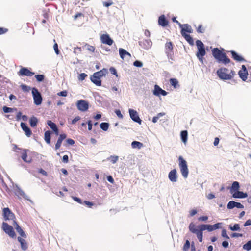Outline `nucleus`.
<instances>
[{"label":"nucleus","instance_id":"f257e3e1","mask_svg":"<svg viewBox=\"0 0 251 251\" xmlns=\"http://www.w3.org/2000/svg\"><path fill=\"white\" fill-rule=\"evenodd\" d=\"M217 75L222 80H231L236 75L235 72L233 70H229L225 67H221L217 70Z\"/></svg>","mask_w":251,"mask_h":251},{"label":"nucleus","instance_id":"f03ea898","mask_svg":"<svg viewBox=\"0 0 251 251\" xmlns=\"http://www.w3.org/2000/svg\"><path fill=\"white\" fill-rule=\"evenodd\" d=\"M212 53L214 57L219 63L227 64L230 63V60L226 53L223 52L218 48H215L212 50Z\"/></svg>","mask_w":251,"mask_h":251},{"label":"nucleus","instance_id":"7ed1b4c3","mask_svg":"<svg viewBox=\"0 0 251 251\" xmlns=\"http://www.w3.org/2000/svg\"><path fill=\"white\" fill-rule=\"evenodd\" d=\"M202 224L199 226H196L193 222L191 223L189 225V231L195 234L200 242H202L203 240V231L204 229H203Z\"/></svg>","mask_w":251,"mask_h":251},{"label":"nucleus","instance_id":"20e7f679","mask_svg":"<svg viewBox=\"0 0 251 251\" xmlns=\"http://www.w3.org/2000/svg\"><path fill=\"white\" fill-rule=\"evenodd\" d=\"M196 45L198 48V51L196 53V56L199 61L203 63V56L206 54L204 44L201 40H198L196 41Z\"/></svg>","mask_w":251,"mask_h":251},{"label":"nucleus","instance_id":"39448f33","mask_svg":"<svg viewBox=\"0 0 251 251\" xmlns=\"http://www.w3.org/2000/svg\"><path fill=\"white\" fill-rule=\"evenodd\" d=\"M179 167L180 168V172L183 177L187 178L189 174V170L187 162L183 159L182 156H180L178 158Z\"/></svg>","mask_w":251,"mask_h":251},{"label":"nucleus","instance_id":"423d86ee","mask_svg":"<svg viewBox=\"0 0 251 251\" xmlns=\"http://www.w3.org/2000/svg\"><path fill=\"white\" fill-rule=\"evenodd\" d=\"M32 94L35 104L37 105H40L42 102V98L38 89L36 88H33L32 89Z\"/></svg>","mask_w":251,"mask_h":251},{"label":"nucleus","instance_id":"0eeeda50","mask_svg":"<svg viewBox=\"0 0 251 251\" xmlns=\"http://www.w3.org/2000/svg\"><path fill=\"white\" fill-rule=\"evenodd\" d=\"M2 229L10 237L14 238L16 237V234L13 227L7 223L3 222L2 224Z\"/></svg>","mask_w":251,"mask_h":251},{"label":"nucleus","instance_id":"6e6552de","mask_svg":"<svg viewBox=\"0 0 251 251\" xmlns=\"http://www.w3.org/2000/svg\"><path fill=\"white\" fill-rule=\"evenodd\" d=\"M76 106L79 110L85 112L89 108V103L85 100H80L77 101Z\"/></svg>","mask_w":251,"mask_h":251},{"label":"nucleus","instance_id":"1a4fd4ad","mask_svg":"<svg viewBox=\"0 0 251 251\" xmlns=\"http://www.w3.org/2000/svg\"><path fill=\"white\" fill-rule=\"evenodd\" d=\"M3 216L5 220H15L14 214L10 210L9 208H4L3 210Z\"/></svg>","mask_w":251,"mask_h":251},{"label":"nucleus","instance_id":"9d476101","mask_svg":"<svg viewBox=\"0 0 251 251\" xmlns=\"http://www.w3.org/2000/svg\"><path fill=\"white\" fill-rule=\"evenodd\" d=\"M129 113L130 117L133 121L139 123V124H141L142 120L139 118L138 113L136 110L132 109H129Z\"/></svg>","mask_w":251,"mask_h":251},{"label":"nucleus","instance_id":"9b49d317","mask_svg":"<svg viewBox=\"0 0 251 251\" xmlns=\"http://www.w3.org/2000/svg\"><path fill=\"white\" fill-rule=\"evenodd\" d=\"M18 75L20 76H32L34 75V73L31 72L27 68L22 67L19 70Z\"/></svg>","mask_w":251,"mask_h":251},{"label":"nucleus","instance_id":"f8f14e48","mask_svg":"<svg viewBox=\"0 0 251 251\" xmlns=\"http://www.w3.org/2000/svg\"><path fill=\"white\" fill-rule=\"evenodd\" d=\"M238 75L242 80L246 81L247 79L248 73L247 68L244 65L242 66L241 69L238 72Z\"/></svg>","mask_w":251,"mask_h":251},{"label":"nucleus","instance_id":"ddd939ff","mask_svg":"<svg viewBox=\"0 0 251 251\" xmlns=\"http://www.w3.org/2000/svg\"><path fill=\"white\" fill-rule=\"evenodd\" d=\"M165 53L168 57L172 56L173 54V45L171 42H167L165 45Z\"/></svg>","mask_w":251,"mask_h":251},{"label":"nucleus","instance_id":"4468645a","mask_svg":"<svg viewBox=\"0 0 251 251\" xmlns=\"http://www.w3.org/2000/svg\"><path fill=\"white\" fill-rule=\"evenodd\" d=\"M100 40L102 43L111 46L113 43V40L107 34H102L100 36Z\"/></svg>","mask_w":251,"mask_h":251},{"label":"nucleus","instance_id":"2eb2a0df","mask_svg":"<svg viewBox=\"0 0 251 251\" xmlns=\"http://www.w3.org/2000/svg\"><path fill=\"white\" fill-rule=\"evenodd\" d=\"M153 94L157 96H160V95L166 96L167 94V92L161 89L158 85H155Z\"/></svg>","mask_w":251,"mask_h":251},{"label":"nucleus","instance_id":"dca6fc26","mask_svg":"<svg viewBox=\"0 0 251 251\" xmlns=\"http://www.w3.org/2000/svg\"><path fill=\"white\" fill-rule=\"evenodd\" d=\"M221 223H217L213 225L202 224L203 229L207 230L208 231H212L220 228Z\"/></svg>","mask_w":251,"mask_h":251},{"label":"nucleus","instance_id":"f3484780","mask_svg":"<svg viewBox=\"0 0 251 251\" xmlns=\"http://www.w3.org/2000/svg\"><path fill=\"white\" fill-rule=\"evenodd\" d=\"M168 177H169V180L173 182H175L177 181V173H176V170L175 169L171 170L169 173Z\"/></svg>","mask_w":251,"mask_h":251},{"label":"nucleus","instance_id":"a211bd4d","mask_svg":"<svg viewBox=\"0 0 251 251\" xmlns=\"http://www.w3.org/2000/svg\"><path fill=\"white\" fill-rule=\"evenodd\" d=\"M90 79L91 81L97 86H100L101 85V78L96 74L94 73L93 75L91 76Z\"/></svg>","mask_w":251,"mask_h":251},{"label":"nucleus","instance_id":"6ab92c4d","mask_svg":"<svg viewBox=\"0 0 251 251\" xmlns=\"http://www.w3.org/2000/svg\"><path fill=\"white\" fill-rule=\"evenodd\" d=\"M181 35H184L185 34H187L186 32L189 33H191L192 32V29L191 26L188 24H184L182 25V27H181Z\"/></svg>","mask_w":251,"mask_h":251},{"label":"nucleus","instance_id":"aec40b11","mask_svg":"<svg viewBox=\"0 0 251 251\" xmlns=\"http://www.w3.org/2000/svg\"><path fill=\"white\" fill-rule=\"evenodd\" d=\"M21 127L27 137L31 136L32 134V131L26 124L22 122L21 123Z\"/></svg>","mask_w":251,"mask_h":251},{"label":"nucleus","instance_id":"412c9836","mask_svg":"<svg viewBox=\"0 0 251 251\" xmlns=\"http://www.w3.org/2000/svg\"><path fill=\"white\" fill-rule=\"evenodd\" d=\"M232 58L237 62H243L245 61V59L241 56L238 54L235 51L233 50H231L230 51Z\"/></svg>","mask_w":251,"mask_h":251},{"label":"nucleus","instance_id":"4be33fe9","mask_svg":"<svg viewBox=\"0 0 251 251\" xmlns=\"http://www.w3.org/2000/svg\"><path fill=\"white\" fill-rule=\"evenodd\" d=\"M168 21L166 19L164 15H161L158 18V24L163 27L166 26L168 25Z\"/></svg>","mask_w":251,"mask_h":251},{"label":"nucleus","instance_id":"5701e85b","mask_svg":"<svg viewBox=\"0 0 251 251\" xmlns=\"http://www.w3.org/2000/svg\"><path fill=\"white\" fill-rule=\"evenodd\" d=\"M66 137L67 136L65 134H61L59 135V138L55 146V149L56 150L60 148L63 140H64L66 138Z\"/></svg>","mask_w":251,"mask_h":251},{"label":"nucleus","instance_id":"b1692460","mask_svg":"<svg viewBox=\"0 0 251 251\" xmlns=\"http://www.w3.org/2000/svg\"><path fill=\"white\" fill-rule=\"evenodd\" d=\"M247 193L238 190L233 194V197L235 198H245L247 197Z\"/></svg>","mask_w":251,"mask_h":251},{"label":"nucleus","instance_id":"393cba45","mask_svg":"<svg viewBox=\"0 0 251 251\" xmlns=\"http://www.w3.org/2000/svg\"><path fill=\"white\" fill-rule=\"evenodd\" d=\"M27 150L24 149L23 150V151L22 153L21 158L23 160V161L26 163H30L31 162L32 159L31 158H29L27 159Z\"/></svg>","mask_w":251,"mask_h":251},{"label":"nucleus","instance_id":"a878e982","mask_svg":"<svg viewBox=\"0 0 251 251\" xmlns=\"http://www.w3.org/2000/svg\"><path fill=\"white\" fill-rule=\"evenodd\" d=\"M17 239L20 243L22 249L24 251H26L28 248L27 243L26 241L20 237H18Z\"/></svg>","mask_w":251,"mask_h":251},{"label":"nucleus","instance_id":"bb28decb","mask_svg":"<svg viewBox=\"0 0 251 251\" xmlns=\"http://www.w3.org/2000/svg\"><path fill=\"white\" fill-rule=\"evenodd\" d=\"M48 125L55 132L56 135L58 134V128L55 123L52 122L50 120H48L47 121Z\"/></svg>","mask_w":251,"mask_h":251},{"label":"nucleus","instance_id":"cd10ccee","mask_svg":"<svg viewBox=\"0 0 251 251\" xmlns=\"http://www.w3.org/2000/svg\"><path fill=\"white\" fill-rule=\"evenodd\" d=\"M14 194L19 198H24L25 196V193L19 187H17L14 189Z\"/></svg>","mask_w":251,"mask_h":251},{"label":"nucleus","instance_id":"c85d7f7f","mask_svg":"<svg viewBox=\"0 0 251 251\" xmlns=\"http://www.w3.org/2000/svg\"><path fill=\"white\" fill-rule=\"evenodd\" d=\"M119 54L122 59H124L126 55H128L129 57L131 56L130 54L125 50L120 48L119 49Z\"/></svg>","mask_w":251,"mask_h":251},{"label":"nucleus","instance_id":"c756f323","mask_svg":"<svg viewBox=\"0 0 251 251\" xmlns=\"http://www.w3.org/2000/svg\"><path fill=\"white\" fill-rule=\"evenodd\" d=\"M240 185L239 183L237 181H234L233 182L232 184V186L231 187L230 191L231 193L233 192H236L239 189Z\"/></svg>","mask_w":251,"mask_h":251},{"label":"nucleus","instance_id":"7c9ffc66","mask_svg":"<svg viewBox=\"0 0 251 251\" xmlns=\"http://www.w3.org/2000/svg\"><path fill=\"white\" fill-rule=\"evenodd\" d=\"M37 123L38 119L36 117L34 116L31 117L29 120L30 125L32 127H35L37 126Z\"/></svg>","mask_w":251,"mask_h":251},{"label":"nucleus","instance_id":"2f4dec72","mask_svg":"<svg viewBox=\"0 0 251 251\" xmlns=\"http://www.w3.org/2000/svg\"><path fill=\"white\" fill-rule=\"evenodd\" d=\"M182 36L185 38V39L190 45H194V40L192 37L189 34H185L184 35H182Z\"/></svg>","mask_w":251,"mask_h":251},{"label":"nucleus","instance_id":"473e14b6","mask_svg":"<svg viewBox=\"0 0 251 251\" xmlns=\"http://www.w3.org/2000/svg\"><path fill=\"white\" fill-rule=\"evenodd\" d=\"M95 73L96 74V75L101 78L102 76L106 75L108 73V71L106 69L103 68L100 71Z\"/></svg>","mask_w":251,"mask_h":251},{"label":"nucleus","instance_id":"72a5a7b5","mask_svg":"<svg viewBox=\"0 0 251 251\" xmlns=\"http://www.w3.org/2000/svg\"><path fill=\"white\" fill-rule=\"evenodd\" d=\"M44 139L48 144L50 143V131H47L45 132Z\"/></svg>","mask_w":251,"mask_h":251},{"label":"nucleus","instance_id":"f704fd0d","mask_svg":"<svg viewBox=\"0 0 251 251\" xmlns=\"http://www.w3.org/2000/svg\"><path fill=\"white\" fill-rule=\"evenodd\" d=\"M131 146L133 148L141 149L143 146V144L140 142L134 141L132 142Z\"/></svg>","mask_w":251,"mask_h":251},{"label":"nucleus","instance_id":"c9c22d12","mask_svg":"<svg viewBox=\"0 0 251 251\" xmlns=\"http://www.w3.org/2000/svg\"><path fill=\"white\" fill-rule=\"evenodd\" d=\"M188 132L186 130H184L181 132V138L182 141L185 143L187 141Z\"/></svg>","mask_w":251,"mask_h":251},{"label":"nucleus","instance_id":"e433bc0d","mask_svg":"<svg viewBox=\"0 0 251 251\" xmlns=\"http://www.w3.org/2000/svg\"><path fill=\"white\" fill-rule=\"evenodd\" d=\"M171 85L174 87V88H176L178 85V81L176 78H171L170 79Z\"/></svg>","mask_w":251,"mask_h":251},{"label":"nucleus","instance_id":"4c0bfd02","mask_svg":"<svg viewBox=\"0 0 251 251\" xmlns=\"http://www.w3.org/2000/svg\"><path fill=\"white\" fill-rule=\"evenodd\" d=\"M109 124L108 123L103 122L100 124V127L104 131H107L109 128Z\"/></svg>","mask_w":251,"mask_h":251},{"label":"nucleus","instance_id":"58836bf2","mask_svg":"<svg viewBox=\"0 0 251 251\" xmlns=\"http://www.w3.org/2000/svg\"><path fill=\"white\" fill-rule=\"evenodd\" d=\"M243 249L247 251L251 250V240L249 241L247 243L244 244L243 247Z\"/></svg>","mask_w":251,"mask_h":251},{"label":"nucleus","instance_id":"ea45409f","mask_svg":"<svg viewBox=\"0 0 251 251\" xmlns=\"http://www.w3.org/2000/svg\"><path fill=\"white\" fill-rule=\"evenodd\" d=\"M12 225L14 226L17 232H19V231H21V230H22V229L21 228L18 223L15 221V220H13Z\"/></svg>","mask_w":251,"mask_h":251},{"label":"nucleus","instance_id":"a19ab883","mask_svg":"<svg viewBox=\"0 0 251 251\" xmlns=\"http://www.w3.org/2000/svg\"><path fill=\"white\" fill-rule=\"evenodd\" d=\"M12 225L14 226L17 232H19V231H21V230H22V229L21 228L18 223L15 221V220H13Z\"/></svg>","mask_w":251,"mask_h":251},{"label":"nucleus","instance_id":"79ce46f5","mask_svg":"<svg viewBox=\"0 0 251 251\" xmlns=\"http://www.w3.org/2000/svg\"><path fill=\"white\" fill-rule=\"evenodd\" d=\"M190 243L188 240H187L183 246V251H188L190 248Z\"/></svg>","mask_w":251,"mask_h":251},{"label":"nucleus","instance_id":"37998d69","mask_svg":"<svg viewBox=\"0 0 251 251\" xmlns=\"http://www.w3.org/2000/svg\"><path fill=\"white\" fill-rule=\"evenodd\" d=\"M235 202H236L233 201H230L227 204V208L229 209H231L235 207Z\"/></svg>","mask_w":251,"mask_h":251},{"label":"nucleus","instance_id":"c03bdc74","mask_svg":"<svg viewBox=\"0 0 251 251\" xmlns=\"http://www.w3.org/2000/svg\"><path fill=\"white\" fill-rule=\"evenodd\" d=\"M85 47H86L87 48V50L91 52H94L95 51V48L93 46H91L87 43L85 44Z\"/></svg>","mask_w":251,"mask_h":251},{"label":"nucleus","instance_id":"a18cd8bd","mask_svg":"<svg viewBox=\"0 0 251 251\" xmlns=\"http://www.w3.org/2000/svg\"><path fill=\"white\" fill-rule=\"evenodd\" d=\"M229 229L232 231H237L240 229L239 225L238 224H235L233 226H229Z\"/></svg>","mask_w":251,"mask_h":251},{"label":"nucleus","instance_id":"49530a36","mask_svg":"<svg viewBox=\"0 0 251 251\" xmlns=\"http://www.w3.org/2000/svg\"><path fill=\"white\" fill-rule=\"evenodd\" d=\"M81 51H82V50H81V48L80 47H75L74 48L73 52L75 54L78 55L79 54H80L81 53Z\"/></svg>","mask_w":251,"mask_h":251},{"label":"nucleus","instance_id":"de8ad7c7","mask_svg":"<svg viewBox=\"0 0 251 251\" xmlns=\"http://www.w3.org/2000/svg\"><path fill=\"white\" fill-rule=\"evenodd\" d=\"M109 159L110 160L111 162H112L113 164L115 163L118 159V156H110L109 158Z\"/></svg>","mask_w":251,"mask_h":251},{"label":"nucleus","instance_id":"09e8293b","mask_svg":"<svg viewBox=\"0 0 251 251\" xmlns=\"http://www.w3.org/2000/svg\"><path fill=\"white\" fill-rule=\"evenodd\" d=\"M35 77L38 82H41L44 79V75H36Z\"/></svg>","mask_w":251,"mask_h":251},{"label":"nucleus","instance_id":"8fccbe9b","mask_svg":"<svg viewBox=\"0 0 251 251\" xmlns=\"http://www.w3.org/2000/svg\"><path fill=\"white\" fill-rule=\"evenodd\" d=\"M102 4L104 6L108 7L109 6L112 5L113 4V2L111 0H108L103 1Z\"/></svg>","mask_w":251,"mask_h":251},{"label":"nucleus","instance_id":"3c124183","mask_svg":"<svg viewBox=\"0 0 251 251\" xmlns=\"http://www.w3.org/2000/svg\"><path fill=\"white\" fill-rule=\"evenodd\" d=\"M164 115V113H159L157 114L156 116L153 117L152 118V122L154 123H155L157 122L158 119L160 118V116H163Z\"/></svg>","mask_w":251,"mask_h":251},{"label":"nucleus","instance_id":"603ef678","mask_svg":"<svg viewBox=\"0 0 251 251\" xmlns=\"http://www.w3.org/2000/svg\"><path fill=\"white\" fill-rule=\"evenodd\" d=\"M197 31L198 33H202L204 32V28L203 27L202 25H200L198 26V27L197 29Z\"/></svg>","mask_w":251,"mask_h":251},{"label":"nucleus","instance_id":"864d4df0","mask_svg":"<svg viewBox=\"0 0 251 251\" xmlns=\"http://www.w3.org/2000/svg\"><path fill=\"white\" fill-rule=\"evenodd\" d=\"M141 43H143V44H147V48L150 47L151 45V42L148 40H145L143 41L140 42V44H141Z\"/></svg>","mask_w":251,"mask_h":251},{"label":"nucleus","instance_id":"5fc2aeb1","mask_svg":"<svg viewBox=\"0 0 251 251\" xmlns=\"http://www.w3.org/2000/svg\"><path fill=\"white\" fill-rule=\"evenodd\" d=\"M87 76V75L85 73H81L78 76V79L79 80L82 81Z\"/></svg>","mask_w":251,"mask_h":251},{"label":"nucleus","instance_id":"6e6d98bb","mask_svg":"<svg viewBox=\"0 0 251 251\" xmlns=\"http://www.w3.org/2000/svg\"><path fill=\"white\" fill-rule=\"evenodd\" d=\"M222 236L226 239H229V237L227 234L226 230L225 229H223L222 231Z\"/></svg>","mask_w":251,"mask_h":251},{"label":"nucleus","instance_id":"4d7b16f0","mask_svg":"<svg viewBox=\"0 0 251 251\" xmlns=\"http://www.w3.org/2000/svg\"><path fill=\"white\" fill-rule=\"evenodd\" d=\"M133 64L135 66L138 67H141L143 66V63L139 61L136 60L134 63Z\"/></svg>","mask_w":251,"mask_h":251},{"label":"nucleus","instance_id":"13d9d810","mask_svg":"<svg viewBox=\"0 0 251 251\" xmlns=\"http://www.w3.org/2000/svg\"><path fill=\"white\" fill-rule=\"evenodd\" d=\"M21 87L22 88V89L25 92L29 91V90H30V88L25 85L23 84L21 86Z\"/></svg>","mask_w":251,"mask_h":251},{"label":"nucleus","instance_id":"bf43d9fd","mask_svg":"<svg viewBox=\"0 0 251 251\" xmlns=\"http://www.w3.org/2000/svg\"><path fill=\"white\" fill-rule=\"evenodd\" d=\"M57 95L59 96L66 97L67 95V92L66 90L61 91L57 93Z\"/></svg>","mask_w":251,"mask_h":251},{"label":"nucleus","instance_id":"052dcab7","mask_svg":"<svg viewBox=\"0 0 251 251\" xmlns=\"http://www.w3.org/2000/svg\"><path fill=\"white\" fill-rule=\"evenodd\" d=\"M72 199L75 201L77 202L78 203H80V204H82V200L78 198V197H75V196H72Z\"/></svg>","mask_w":251,"mask_h":251},{"label":"nucleus","instance_id":"680f3d73","mask_svg":"<svg viewBox=\"0 0 251 251\" xmlns=\"http://www.w3.org/2000/svg\"><path fill=\"white\" fill-rule=\"evenodd\" d=\"M3 110L5 113H9L12 111V109L11 108L7 107L6 106H4L3 107Z\"/></svg>","mask_w":251,"mask_h":251},{"label":"nucleus","instance_id":"e2e57ef3","mask_svg":"<svg viewBox=\"0 0 251 251\" xmlns=\"http://www.w3.org/2000/svg\"><path fill=\"white\" fill-rule=\"evenodd\" d=\"M53 48H54V51H55V53H56V54H59V50H58V45H57V44L56 43H55L54 44Z\"/></svg>","mask_w":251,"mask_h":251},{"label":"nucleus","instance_id":"0e129e2a","mask_svg":"<svg viewBox=\"0 0 251 251\" xmlns=\"http://www.w3.org/2000/svg\"><path fill=\"white\" fill-rule=\"evenodd\" d=\"M80 117L79 116L75 117L74 119H73L72 121V124H75L76 122L80 120Z\"/></svg>","mask_w":251,"mask_h":251},{"label":"nucleus","instance_id":"69168bd1","mask_svg":"<svg viewBox=\"0 0 251 251\" xmlns=\"http://www.w3.org/2000/svg\"><path fill=\"white\" fill-rule=\"evenodd\" d=\"M38 172H39V173H40V174H42L43 175H44L45 176H48L47 172L42 168L39 169L38 170Z\"/></svg>","mask_w":251,"mask_h":251},{"label":"nucleus","instance_id":"338daca9","mask_svg":"<svg viewBox=\"0 0 251 251\" xmlns=\"http://www.w3.org/2000/svg\"><path fill=\"white\" fill-rule=\"evenodd\" d=\"M8 31V29L5 28L0 27V35L3 34Z\"/></svg>","mask_w":251,"mask_h":251},{"label":"nucleus","instance_id":"774afa93","mask_svg":"<svg viewBox=\"0 0 251 251\" xmlns=\"http://www.w3.org/2000/svg\"><path fill=\"white\" fill-rule=\"evenodd\" d=\"M110 71L111 74H112L117 76V71H116V70L114 68L111 67L110 68Z\"/></svg>","mask_w":251,"mask_h":251}]
</instances>
